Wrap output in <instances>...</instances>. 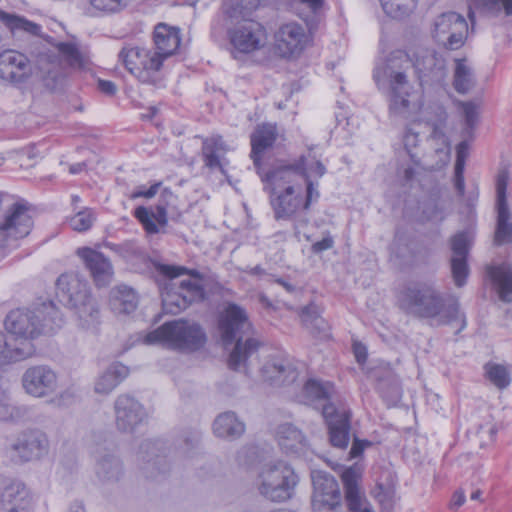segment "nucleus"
<instances>
[{
    "mask_svg": "<svg viewBox=\"0 0 512 512\" xmlns=\"http://www.w3.org/2000/svg\"><path fill=\"white\" fill-rule=\"evenodd\" d=\"M391 253L405 264H410L413 260V250L406 240L396 235L392 245Z\"/></svg>",
    "mask_w": 512,
    "mask_h": 512,
    "instance_id": "nucleus-53",
    "label": "nucleus"
},
{
    "mask_svg": "<svg viewBox=\"0 0 512 512\" xmlns=\"http://www.w3.org/2000/svg\"><path fill=\"white\" fill-rule=\"evenodd\" d=\"M276 135V128L271 124L258 125L251 134L250 157L260 177L263 175L260 168L262 155L268 148L272 147L276 140Z\"/></svg>",
    "mask_w": 512,
    "mask_h": 512,
    "instance_id": "nucleus-26",
    "label": "nucleus"
},
{
    "mask_svg": "<svg viewBox=\"0 0 512 512\" xmlns=\"http://www.w3.org/2000/svg\"><path fill=\"white\" fill-rule=\"evenodd\" d=\"M485 373L487 378L499 389H504L510 384V375L503 365L487 363Z\"/></svg>",
    "mask_w": 512,
    "mask_h": 512,
    "instance_id": "nucleus-48",
    "label": "nucleus"
},
{
    "mask_svg": "<svg viewBox=\"0 0 512 512\" xmlns=\"http://www.w3.org/2000/svg\"><path fill=\"white\" fill-rule=\"evenodd\" d=\"M460 105L465 117V133L470 135L478 119V107L473 102H461Z\"/></svg>",
    "mask_w": 512,
    "mask_h": 512,
    "instance_id": "nucleus-56",
    "label": "nucleus"
},
{
    "mask_svg": "<svg viewBox=\"0 0 512 512\" xmlns=\"http://www.w3.org/2000/svg\"><path fill=\"white\" fill-rule=\"evenodd\" d=\"M468 33L465 18L456 12L440 14L434 21L432 36L448 50H457L464 45Z\"/></svg>",
    "mask_w": 512,
    "mask_h": 512,
    "instance_id": "nucleus-14",
    "label": "nucleus"
},
{
    "mask_svg": "<svg viewBox=\"0 0 512 512\" xmlns=\"http://www.w3.org/2000/svg\"><path fill=\"white\" fill-rule=\"evenodd\" d=\"M95 475L104 485L118 483L125 474L123 462L112 453H105L96 458Z\"/></svg>",
    "mask_w": 512,
    "mask_h": 512,
    "instance_id": "nucleus-25",
    "label": "nucleus"
},
{
    "mask_svg": "<svg viewBox=\"0 0 512 512\" xmlns=\"http://www.w3.org/2000/svg\"><path fill=\"white\" fill-rule=\"evenodd\" d=\"M301 319L302 322L306 325H318L319 322H322V319L318 316L317 308L314 305L306 306L302 309Z\"/></svg>",
    "mask_w": 512,
    "mask_h": 512,
    "instance_id": "nucleus-60",
    "label": "nucleus"
},
{
    "mask_svg": "<svg viewBox=\"0 0 512 512\" xmlns=\"http://www.w3.org/2000/svg\"><path fill=\"white\" fill-rule=\"evenodd\" d=\"M117 253L127 260L141 256L140 247L133 241H127L117 247Z\"/></svg>",
    "mask_w": 512,
    "mask_h": 512,
    "instance_id": "nucleus-58",
    "label": "nucleus"
},
{
    "mask_svg": "<svg viewBox=\"0 0 512 512\" xmlns=\"http://www.w3.org/2000/svg\"><path fill=\"white\" fill-rule=\"evenodd\" d=\"M154 43L156 46L155 53L163 61L178 49L180 45L179 32L173 27L159 23L154 29Z\"/></svg>",
    "mask_w": 512,
    "mask_h": 512,
    "instance_id": "nucleus-32",
    "label": "nucleus"
},
{
    "mask_svg": "<svg viewBox=\"0 0 512 512\" xmlns=\"http://www.w3.org/2000/svg\"><path fill=\"white\" fill-rule=\"evenodd\" d=\"M77 254L83 260L97 287H106L112 282L114 276L113 265L103 253L84 247L79 248Z\"/></svg>",
    "mask_w": 512,
    "mask_h": 512,
    "instance_id": "nucleus-21",
    "label": "nucleus"
},
{
    "mask_svg": "<svg viewBox=\"0 0 512 512\" xmlns=\"http://www.w3.org/2000/svg\"><path fill=\"white\" fill-rule=\"evenodd\" d=\"M469 155V143L467 140L461 141L456 147V162L455 168L461 171L465 168V162Z\"/></svg>",
    "mask_w": 512,
    "mask_h": 512,
    "instance_id": "nucleus-59",
    "label": "nucleus"
},
{
    "mask_svg": "<svg viewBox=\"0 0 512 512\" xmlns=\"http://www.w3.org/2000/svg\"><path fill=\"white\" fill-rule=\"evenodd\" d=\"M48 451V437L39 429L22 431L6 448L7 456L17 464L39 460L46 456Z\"/></svg>",
    "mask_w": 512,
    "mask_h": 512,
    "instance_id": "nucleus-10",
    "label": "nucleus"
},
{
    "mask_svg": "<svg viewBox=\"0 0 512 512\" xmlns=\"http://www.w3.org/2000/svg\"><path fill=\"white\" fill-rule=\"evenodd\" d=\"M508 180L509 172L507 169L500 170L496 180L497 225L494 242L497 245L512 243V221H510L511 214L506 195Z\"/></svg>",
    "mask_w": 512,
    "mask_h": 512,
    "instance_id": "nucleus-17",
    "label": "nucleus"
},
{
    "mask_svg": "<svg viewBox=\"0 0 512 512\" xmlns=\"http://www.w3.org/2000/svg\"><path fill=\"white\" fill-rule=\"evenodd\" d=\"M502 12L505 16H512V0H471L468 18L473 29L476 22V13L488 17H496Z\"/></svg>",
    "mask_w": 512,
    "mask_h": 512,
    "instance_id": "nucleus-29",
    "label": "nucleus"
},
{
    "mask_svg": "<svg viewBox=\"0 0 512 512\" xmlns=\"http://www.w3.org/2000/svg\"><path fill=\"white\" fill-rule=\"evenodd\" d=\"M94 220L93 212L89 209H84L71 217L69 223L73 230L83 232L91 228Z\"/></svg>",
    "mask_w": 512,
    "mask_h": 512,
    "instance_id": "nucleus-54",
    "label": "nucleus"
},
{
    "mask_svg": "<svg viewBox=\"0 0 512 512\" xmlns=\"http://www.w3.org/2000/svg\"><path fill=\"white\" fill-rule=\"evenodd\" d=\"M204 298V286L200 283L171 280L162 292V306L166 313L178 314Z\"/></svg>",
    "mask_w": 512,
    "mask_h": 512,
    "instance_id": "nucleus-13",
    "label": "nucleus"
},
{
    "mask_svg": "<svg viewBox=\"0 0 512 512\" xmlns=\"http://www.w3.org/2000/svg\"><path fill=\"white\" fill-rule=\"evenodd\" d=\"M35 76L50 91L60 87L64 71L59 55L48 49L38 51L34 60L15 50L0 53V78L11 83H23Z\"/></svg>",
    "mask_w": 512,
    "mask_h": 512,
    "instance_id": "nucleus-5",
    "label": "nucleus"
},
{
    "mask_svg": "<svg viewBox=\"0 0 512 512\" xmlns=\"http://www.w3.org/2000/svg\"><path fill=\"white\" fill-rule=\"evenodd\" d=\"M214 434L219 438L236 439L245 431V425L234 412L228 411L216 417L213 423Z\"/></svg>",
    "mask_w": 512,
    "mask_h": 512,
    "instance_id": "nucleus-36",
    "label": "nucleus"
},
{
    "mask_svg": "<svg viewBox=\"0 0 512 512\" xmlns=\"http://www.w3.org/2000/svg\"><path fill=\"white\" fill-rule=\"evenodd\" d=\"M430 138L432 141L436 142L435 152L439 156V160L445 164L449 159L450 154V145L447 136L445 133L434 126L432 128Z\"/></svg>",
    "mask_w": 512,
    "mask_h": 512,
    "instance_id": "nucleus-51",
    "label": "nucleus"
},
{
    "mask_svg": "<svg viewBox=\"0 0 512 512\" xmlns=\"http://www.w3.org/2000/svg\"><path fill=\"white\" fill-rule=\"evenodd\" d=\"M56 286L57 296L74 311L78 326L95 330L100 323V308L88 282L78 274L66 273L57 279Z\"/></svg>",
    "mask_w": 512,
    "mask_h": 512,
    "instance_id": "nucleus-7",
    "label": "nucleus"
},
{
    "mask_svg": "<svg viewBox=\"0 0 512 512\" xmlns=\"http://www.w3.org/2000/svg\"><path fill=\"white\" fill-rule=\"evenodd\" d=\"M276 48L283 57L299 54L305 41L304 28L295 22L283 24L275 35Z\"/></svg>",
    "mask_w": 512,
    "mask_h": 512,
    "instance_id": "nucleus-23",
    "label": "nucleus"
},
{
    "mask_svg": "<svg viewBox=\"0 0 512 512\" xmlns=\"http://www.w3.org/2000/svg\"><path fill=\"white\" fill-rule=\"evenodd\" d=\"M62 324V314L52 301L43 302L31 310L11 311L5 319L8 333H0V365L33 356L35 346L32 340L55 333Z\"/></svg>",
    "mask_w": 512,
    "mask_h": 512,
    "instance_id": "nucleus-2",
    "label": "nucleus"
},
{
    "mask_svg": "<svg viewBox=\"0 0 512 512\" xmlns=\"http://www.w3.org/2000/svg\"><path fill=\"white\" fill-rule=\"evenodd\" d=\"M452 257L467 258L468 236L464 232L457 233L451 239Z\"/></svg>",
    "mask_w": 512,
    "mask_h": 512,
    "instance_id": "nucleus-57",
    "label": "nucleus"
},
{
    "mask_svg": "<svg viewBox=\"0 0 512 512\" xmlns=\"http://www.w3.org/2000/svg\"><path fill=\"white\" fill-rule=\"evenodd\" d=\"M115 426L121 433L133 434L147 422L144 406L128 394L119 395L114 402Z\"/></svg>",
    "mask_w": 512,
    "mask_h": 512,
    "instance_id": "nucleus-15",
    "label": "nucleus"
},
{
    "mask_svg": "<svg viewBox=\"0 0 512 512\" xmlns=\"http://www.w3.org/2000/svg\"><path fill=\"white\" fill-rule=\"evenodd\" d=\"M411 66L408 54L394 51L374 69V80L378 85L388 83L390 87V115L408 118L423 106L422 95L409 85L406 71Z\"/></svg>",
    "mask_w": 512,
    "mask_h": 512,
    "instance_id": "nucleus-4",
    "label": "nucleus"
},
{
    "mask_svg": "<svg viewBox=\"0 0 512 512\" xmlns=\"http://www.w3.org/2000/svg\"><path fill=\"white\" fill-rule=\"evenodd\" d=\"M0 21L13 33L15 30H23L32 35H40L41 26L24 17L0 10Z\"/></svg>",
    "mask_w": 512,
    "mask_h": 512,
    "instance_id": "nucleus-42",
    "label": "nucleus"
},
{
    "mask_svg": "<svg viewBox=\"0 0 512 512\" xmlns=\"http://www.w3.org/2000/svg\"><path fill=\"white\" fill-rule=\"evenodd\" d=\"M488 274L496 287L501 301L512 302V265L502 263L488 268Z\"/></svg>",
    "mask_w": 512,
    "mask_h": 512,
    "instance_id": "nucleus-35",
    "label": "nucleus"
},
{
    "mask_svg": "<svg viewBox=\"0 0 512 512\" xmlns=\"http://www.w3.org/2000/svg\"><path fill=\"white\" fill-rule=\"evenodd\" d=\"M312 482L314 487L313 495H341L337 480L329 473L324 471H313Z\"/></svg>",
    "mask_w": 512,
    "mask_h": 512,
    "instance_id": "nucleus-41",
    "label": "nucleus"
},
{
    "mask_svg": "<svg viewBox=\"0 0 512 512\" xmlns=\"http://www.w3.org/2000/svg\"><path fill=\"white\" fill-rule=\"evenodd\" d=\"M33 226L29 207L24 202L9 206L0 218V248L12 245L26 237Z\"/></svg>",
    "mask_w": 512,
    "mask_h": 512,
    "instance_id": "nucleus-11",
    "label": "nucleus"
},
{
    "mask_svg": "<svg viewBox=\"0 0 512 512\" xmlns=\"http://www.w3.org/2000/svg\"><path fill=\"white\" fill-rule=\"evenodd\" d=\"M129 374V369L121 363L111 364L95 383V392L107 395L112 392Z\"/></svg>",
    "mask_w": 512,
    "mask_h": 512,
    "instance_id": "nucleus-37",
    "label": "nucleus"
},
{
    "mask_svg": "<svg viewBox=\"0 0 512 512\" xmlns=\"http://www.w3.org/2000/svg\"><path fill=\"white\" fill-rule=\"evenodd\" d=\"M333 244H334V241H333L332 237L327 236V237H324L322 240L315 242L311 248L314 253H321L323 251H326V250L332 248Z\"/></svg>",
    "mask_w": 512,
    "mask_h": 512,
    "instance_id": "nucleus-64",
    "label": "nucleus"
},
{
    "mask_svg": "<svg viewBox=\"0 0 512 512\" xmlns=\"http://www.w3.org/2000/svg\"><path fill=\"white\" fill-rule=\"evenodd\" d=\"M371 445L369 441H362L357 438L354 439L352 446L348 452V459H353L362 454L365 447Z\"/></svg>",
    "mask_w": 512,
    "mask_h": 512,
    "instance_id": "nucleus-62",
    "label": "nucleus"
},
{
    "mask_svg": "<svg viewBox=\"0 0 512 512\" xmlns=\"http://www.w3.org/2000/svg\"><path fill=\"white\" fill-rule=\"evenodd\" d=\"M259 5V0H225L226 13L229 17H246Z\"/></svg>",
    "mask_w": 512,
    "mask_h": 512,
    "instance_id": "nucleus-47",
    "label": "nucleus"
},
{
    "mask_svg": "<svg viewBox=\"0 0 512 512\" xmlns=\"http://www.w3.org/2000/svg\"><path fill=\"white\" fill-rule=\"evenodd\" d=\"M322 416L328 426L331 445L338 449L347 448L350 441L349 413L338 411L332 403L327 402L322 407Z\"/></svg>",
    "mask_w": 512,
    "mask_h": 512,
    "instance_id": "nucleus-20",
    "label": "nucleus"
},
{
    "mask_svg": "<svg viewBox=\"0 0 512 512\" xmlns=\"http://www.w3.org/2000/svg\"><path fill=\"white\" fill-rule=\"evenodd\" d=\"M160 186V183H156L152 186H150L148 189H144L143 187H140L136 191H134L131 195V198H139V197H145V198H152L156 195L158 188Z\"/></svg>",
    "mask_w": 512,
    "mask_h": 512,
    "instance_id": "nucleus-63",
    "label": "nucleus"
},
{
    "mask_svg": "<svg viewBox=\"0 0 512 512\" xmlns=\"http://www.w3.org/2000/svg\"><path fill=\"white\" fill-rule=\"evenodd\" d=\"M451 272L454 283L457 287H462L466 283L469 274L467 258L452 257Z\"/></svg>",
    "mask_w": 512,
    "mask_h": 512,
    "instance_id": "nucleus-52",
    "label": "nucleus"
},
{
    "mask_svg": "<svg viewBox=\"0 0 512 512\" xmlns=\"http://www.w3.org/2000/svg\"><path fill=\"white\" fill-rule=\"evenodd\" d=\"M174 198L173 193L165 188L160 196L159 203L155 206V210H149L143 206L136 208L135 217L141 222L148 233H158L157 224L164 226L167 224V205L169 200Z\"/></svg>",
    "mask_w": 512,
    "mask_h": 512,
    "instance_id": "nucleus-24",
    "label": "nucleus"
},
{
    "mask_svg": "<svg viewBox=\"0 0 512 512\" xmlns=\"http://www.w3.org/2000/svg\"><path fill=\"white\" fill-rule=\"evenodd\" d=\"M413 66L421 86L442 84L447 76L446 60L433 49L419 48Z\"/></svg>",
    "mask_w": 512,
    "mask_h": 512,
    "instance_id": "nucleus-16",
    "label": "nucleus"
},
{
    "mask_svg": "<svg viewBox=\"0 0 512 512\" xmlns=\"http://www.w3.org/2000/svg\"><path fill=\"white\" fill-rule=\"evenodd\" d=\"M30 502L29 491L22 482L0 475V508L8 512H20L27 509Z\"/></svg>",
    "mask_w": 512,
    "mask_h": 512,
    "instance_id": "nucleus-22",
    "label": "nucleus"
},
{
    "mask_svg": "<svg viewBox=\"0 0 512 512\" xmlns=\"http://www.w3.org/2000/svg\"><path fill=\"white\" fill-rule=\"evenodd\" d=\"M201 150L206 167L209 169L223 170L220 159L226 153L227 147L221 136L217 135L205 138Z\"/></svg>",
    "mask_w": 512,
    "mask_h": 512,
    "instance_id": "nucleus-38",
    "label": "nucleus"
},
{
    "mask_svg": "<svg viewBox=\"0 0 512 512\" xmlns=\"http://www.w3.org/2000/svg\"><path fill=\"white\" fill-rule=\"evenodd\" d=\"M475 85L473 70L467 65L466 59L455 60L453 86L460 94L470 91Z\"/></svg>",
    "mask_w": 512,
    "mask_h": 512,
    "instance_id": "nucleus-40",
    "label": "nucleus"
},
{
    "mask_svg": "<svg viewBox=\"0 0 512 512\" xmlns=\"http://www.w3.org/2000/svg\"><path fill=\"white\" fill-rule=\"evenodd\" d=\"M277 440L280 448L286 454H299L305 447V438L302 432L293 424L284 423L277 428Z\"/></svg>",
    "mask_w": 512,
    "mask_h": 512,
    "instance_id": "nucleus-34",
    "label": "nucleus"
},
{
    "mask_svg": "<svg viewBox=\"0 0 512 512\" xmlns=\"http://www.w3.org/2000/svg\"><path fill=\"white\" fill-rule=\"evenodd\" d=\"M156 443L145 441L140 446L139 454L145 461L142 470L147 478L158 479L169 471V465L165 456L155 454Z\"/></svg>",
    "mask_w": 512,
    "mask_h": 512,
    "instance_id": "nucleus-28",
    "label": "nucleus"
},
{
    "mask_svg": "<svg viewBox=\"0 0 512 512\" xmlns=\"http://www.w3.org/2000/svg\"><path fill=\"white\" fill-rule=\"evenodd\" d=\"M262 372L267 380L275 383H291L298 377L292 362L286 358H272L263 366Z\"/></svg>",
    "mask_w": 512,
    "mask_h": 512,
    "instance_id": "nucleus-30",
    "label": "nucleus"
},
{
    "mask_svg": "<svg viewBox=\"0 0 512 512\" xmlns=\"http://www.w3.org/2000/svg\"><path fill=\"white\" fill-rule=\"evenodd\" d=\"M255 451L252 447H243L237 453V461L240 465L248 466L253 462Z\"/></svg>",
    "mask_w": 512,
    "mask_h": 512,
    "instance_id": "nucleus-61",
    "label": "nucleus"
},
{
    "mask_svg": "<svg viewBox=\"0 0 512 512\" xmlns=\"http://www.w3.org/2000/svg\"><path fill=\"white\" fill-rule=\"evenodd\" d=\"M251 329L245 310L236 304H228L220 316L219 330L225 346L236 342L228 360V365L233 370H238L241 365H245L248 358L253 356L260 347V342L255 338L248 337L242 342L243 337L248 336Z\"/></svg>",
    "mask_w": 512,
    "mask_h": 512,
    "instance_id": "nucleus-6",
    "label": "nucleus"
},
{
    "mask_svg": "<svg viewBox=\"0 0 512 512\" xmlns=\"http://www.w3.org/2000/svg\"><path fill=\"white\" fill-rule=\"evenodd\" d=\"M341 495H313L312 508L314 512H338L341 507Z\"/></svg>",
    "mask_w": 512,
    "mask_h": 512,
    "instance_id": "nucleus-49",
    "label": "nucleus"
},
{
    "mask_svg": "<svg viewBox=\"0 0 512 512\" xmlns=\"http://www.w3.org/2000/svg\"><path fill=\"white\" fill-rule=\"evenodd\" d=\"M383 11L392 18L409 15L416 7L417 0H379Z\"/></svg>",
    "mask_w": 512,
    "mask_h": 512,
    "instance_id": "nucleus-43",
    "label": "nucleus"
},
{
    "mask_svg": "<svg viewBox=\"0 0 512 512\" xmlns=\"http://www.w3.org/2000/svg\"><path fill=\"white\" fill-rule=\"evenodd\" d=\"M233 47L241 53H251L264 45V27L253 20L245 19L229 33Z\"/></svg>",
    "mask_w": 512,
    "mask_h": 512,
    "instance_id": "nucleus-19",
    "label": "nucleus"
},
{
    "mask_svg": "<svg viewBox=\"0 0 512 512\" xmlns=\"http://www.w3.org/2000/svg\"><path fill=\"white\" fill-rule=\"evenodd\" d=\"M22 385L29 395L42 398L56 391L58 377L50 366L35 365L24 372Z\"/></svg>",
    "mask_w": 512,
    "mask_h": 512,
    "instance_id": "nucleus-18",
    "label": "nucleus"
},
{
    "mask_svg": "<svg viewBox=\"0 0 512 512\" xmlns=\"http://www.w3.org/2000/svg\"><path fill=\"white\" fill-rule=\"evenodd\" d=\"M333 391L330 383H322L317 380H308L304 386L305 396L312 401H329Z\"/></svg>",
    "mask_w": 512,
    "mask_h": 512,
    "instance_id": "nucleus-44",
    "label": "nucleus"
},
{
    "mask_svg": "<svg viewBox=\"0 0 512 512\" xmlns=\"http://www.w3.org/2000/svg\"><path fill=\"white\" fill-rule=\"evenodd\" d=\"M159 271L163 275L170 278V280H175L177 277H179L183 274H188L189 276H191L193 278V280L188 279L187 281L197 282L203 286L204 276L199 271H197L195 269L188 270L185 267L161 265L159 268Z\"/></svg>",
    "mask_w": 512,
    "mask_h": 512,
    "instance_id": "nucleus-50",
    "label": "nucleus"
},
{
    "mask_svg": "<svg viewBox=\"0 0 512 512\" xmlns=\"http://www.w3.org/2000/svg\"><path fill=\"white\" fill-rule=\"evenodd\" d=\"M109 305L116 315H127L136 310L138 295L135 290L126 285H118L110 292Z\"/></svg>",
    "mask_w": 512,
    "mask_h": 512,
    "instance_id": "nucleus-33",
    "label": "nucleus"
},
{
    "mask_svg": "<svg viewBox=\"0 0 512 512\" xmlns=\"http://www.w3.org/2000/svg\"><path fill=\"white\" fill-rule=\"evenodd\" d=\"M376 389L388 406L395 405L401 399L399 379L391 372H386L383 377L378 378Z\"/></svg>",
    "mask_w": 512,
    "mask_h": 512,
    "instance_id": "nucleus-39",
    "label": "nucleus"
},
{
    "mask_svg": "<svg viewBox=\"0 0 512 512\" xmlns=\"http://www.w3.org/2000/svg\"><path fill=\"white\" fill-rule=\"evenodd\" d=\"M90 3L104 13H117L127 6V0H90Z\"/></svg>",
    "mask_w": 512,
    "mask_h": 512,
    "instance_id": "nucleus-55",
    "label": "nucleus"
},
{
    "mask_svg": "<svg viewBox=\"0 0 512 512\" xmlns=\"http://www.w3.org/2000/svg\"><path fill=\"white\" fill-rule=\"evenodd\" d=\"M400 309L407 315L434 321L436 325H449L460 321L458 331L466 326L456 298L444 294L432 281H409L398 294Z\"/></svg>",
    "mask_w": 512,
    "mask_h": 512,
    "instance_id": "nucleus-3",
    "label": "nucleus"
},
{
    "mask_svg": "<svg viewBox=\"0 0 512 512\" xmlns=\"http://www.w3.org/2000/svg\"><path fill=\"white\" fill-rule=\"evenodd\" d=\"M360 476V470L356 466H351L342 473V481L345 488V501L351 512H371L366 508L362 510L365 496L358 486Z\"/></svg>",
    "mask_w": 512,
    "mask_h": 512,
    "instance_id": "nucleus-27",
    "label": "nucleus"
},
{
    "mask_svg": "<svg viewBox=\"0 0 512 512\" xmlns=\"http://www.w3.org/2000/svg\"><path fill=\"white\" fill-rule=\"evenodd\" d=\"M206 342V334L202 327L185 319L166 322L145 337L147 344H162L168 348L193 352L200 349Z\"/></svg>",
    "mask_w": 512,
    "mask_h": 512,
    "instance_id": "nucleus-8",
    "label": "nucleus"
},
{
    "mask_svg": "<svg viewBox=\"0 0 512 512\" xmlns=\"http://www.w3.org/2000/svg\"><path fill=\"white\" fill-rule=\"evenodd\" d=\"M420 124H412L408 126L405 130L403 136V143L405 150L407 151L410 159L415 164H420V157L416 149L418 148L420 139H419V128Z\"/></svg>",
    "mask_w": 512,
    "mask_h": 512,
    "instance_id": "nucleus-46",
    "label": "nucleus"
},
{
    "mask_svg": "<svg viewBox=\"0 0 512 512\" xmlns=\"http://www.w3.org/2000/svg\"><path fill=\"white\" fill-rule=\"evenodd\" d=\"M261 180L276 220H293L295 227L307 224L306 212L319 200L320 193L318 183L307 172L305 156L261 175Z\"/></svg>",
    "mask_w": 512,
    "mask_h": 512,
    "instance_id": "nucleus-1",
    "label": "nucleus"
},
{
    "mask_svg": "<svg viewBox=\"0 0 512 512\" xmlns=\"http://www.w3.org/2000/svg\"><path fill=\"white\" fill-rule=\"evenodd\" d=\"M58 54L71 68H82L83 57L76 44L70 42H58L55 44Z\"/></svg>",
    "mask_w": 512,
    "mask_h": 512,
    "instance_id": "nucleus-45",
    "label": "nucleus"
},
{
    "mask_svg": "<svg viewBox=\"0 0 512 512\" xmlns=\"http://www.w3.org/2000/svg\"><path fill=\"white\" fill-rule=\"evenodd\" d=\"M119 59L125 68L143 83H154L155 73L162 66V59L155 52L140 47H124Z\"/></svg>",
    "mask_w": 512,
    "mask_h": 512,
    "instance_id": "nucleus-12",
    "label": "nucleus"
},
{
    "mask_svg": "<svg viewBox=\"0 0 512 512\" xmlns=\"http://www.w3.org/2000/svg\"><path fill=\"white\" fill-rule=\"evenodd\" d=\"M262 372L267 380L275 383H291L298 377L292 362L286 358H272L263 366Z\"/></svg>",
    "mask_w": 512,
    "mask_h": 512,
    "instance_id": "nucleus-31",
    "label": "nucleus"
},
{
    "mask_svg": "<svg viewBox=\"0 0 512 512\" xmlns=\"http://www.w3.org/2000/svg\"><path fill=\"white\" fill-rule=\"evenodd\" d=\"M297 484V474L291 465L283 460L264 464L256 480L259 494L265 499L277 503L289 500Z\"/></svg>",
    "mask_w": 512,
    "mask_h": 512,
    "instance_id": "nucleus-9",
    "label": "nucleus"
}]
</instances>
